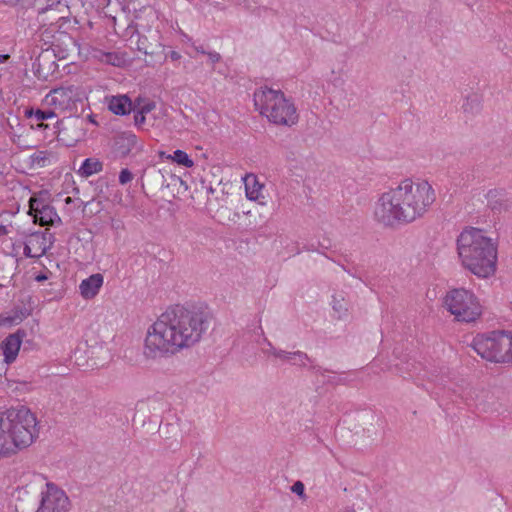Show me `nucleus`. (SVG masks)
<instances>
[{"mask_svg": "<svg viewBox=\"0 0 512 512\" xmlns=\"http://www.w3.org/2000/svg\"><path fill=\"white\" fill-rule=\"evenodd\" d=\"M52 47L53 55L58 59H65L71 52L79 50V43L77 39L71 36L70 33H58L56 40H54Z\"/></svg>", "mask_w": 512, "mask_h": 512, "instance_id": "4468645a", "label": "nucleus"}, {"mask_svg": "<svg viewBox=\"0 0 512 512\" xmlns=\"http://www.w3.org/2000/svg\"><path fill=\"white\" fill-rule=\"evenodd\" d=\"M46 492H42V498L35 512H68L70 500L65 492L53 483H47Z\"/></svg>", "mask_w": 512, "mask_h": 512, "instance_id": "1a4fd4ad", "label": "nucleus"}, {"mask_svg": "<svg viewBox=\"0 0 512 512\" xmlns=\"http://www.w3.org/2000/svg\"><path fill=\"white\" fill-rule=\"evenodd\" d=\"M33 223L40 226H59L62 224V220L58 215L54 206L49 205L44 209L31 215Z\"/></svg>", "mask_w": 512, "mask_h": 512, "instance_id": "a211bd4d", "label": "nucleus"}, {"mask_svg": "<svg viewBox=\"0 0 512 512\" xmlns=\"http://www.w3.org/2000/svg\"><path fill=\"white\" fill-rule=\"evenodd\" d=\"M24 116L28 119L35 118L39 122L38 127L45 129L48 127V125H44L42 122L51 118H55L57 115L51 108L41 109L29 106L25 108Z\"/></svg>", "mask_w": 512, "mask_h": 512, "instance_id": "412c9836", "label": "nucleus"}, {"mask_svg": "<svg viewBox=\"0 0 512 512\" xmlns=\"http://www.w3.org/2000/svg\"><path fill=\"white\" fill-rule=\"evenodd\" d=\"M31 197H36L37 199L43 200L45 202L50 201L51 194L48 190L42 189L37 193H34Z\"/></svg>", "mask_w": 512, "mask_h": 512, "instance_id": "4c0bfd02", "label": "nucleus"}, {"mask_svg": "<svg viewBox=\"0 0 512 512\" xmlns=\"http://www.w3.org/2000/svg\"><path fill=\"white\" fill-rule=\"evenodd\" d=\"M104 61L113 66H120L121 57L116 52H103Z\"/></svg>", "mask_w": 512, "mask_h": 512, "instance_id": "2f4dec72", "label": "nucleus"}, {"mask_svg": "<svg viewBox=\"0 0 512 512\" xmlns=\"http://www.w3.org/2000/svg\"><path fill=\"white\" fill-rule=\"evenodd\" d=\"M444 304L460 322H474L482 314V307L477 297L464 288H455L449 291L444 299Z\"/></svg>", "mask_w": 512, "mask_h": 512, "instance_id": "423d86ee", "label": "nucleus"}, {"mask_svg": "<svg viewBox=\"0 0 512 512\" xmlns=\"http://www.w3.org/2000/svg\"><path fill=\"white\" fill-rule=\"evenodd\" d=\"M103 169V163L101 161H99L98 159H94V158H86L79 170H78V173L82 176V177H89L93 174H96L100 171H102Z\"/></svg>", "mask_w": 512, "mask_h": 512, "instance_id": "b1692460", "label": "nucleus"}, {"mask_svg": "<svg viewBox=\"0 0 512 512\" xmlns=\"http://www.w3.org/2000/svg\"><path fill=\"white\" fill-rule=\"evenodd\" d=\"M134 112V124L135 126H137L138 128L141 127L145 121H146V114H144L143 112L139 111L138 109Z\"/></svg>", "mask_w": 512, "mask_h": 512, "instance_id": "f704fd0d", "label": "nucleus"}, {"mask_svg": "<svg viewBox=\"0 0 512 512\" xmlns=\"http://www.w3.org/2000/svg\"><path fill=\"white\" fill-rule=\"evenodd\" d=\"M28 204V214L30 216L50 205L48 202L37 199L36 197H30Z\"/></svg>", "mask_w": 512, "mask_h": 512, "instance_id": "c756f323", "label": "nucleus"}, {"mask_svg": "<svg viewBox=\"0 0 512 512\" xmlns=\"http://www.w3.org/2000/svg\"><path fill=\"white\" fill-rule=\"evenodd\" d=\"M166 54H167V57H170L171 60H173V61H177L181 58L180 53H178L177 51H174V50H171Z\"/></svg>", "mask_w": 512, "mask_h": 512, "instance_id": "49530a36", "label": "nucleus"}, {"mask_svg": "<svg viewBox=\"0 0 512 512\" xmlns=\"http://www.w3.org/2000/svg\"><path fill=\"white\" fill-rule=\"evenodd\" d=\"M8 234V229L6 226L0 224V235H6Z\"/></svg>", "mask_w": 512, "mask_h": 512, "instance_id": "6e6d98bb", "label": "nucleus"}, {"mask_svg": "<svg viewBox=\"0 0 512 512\" xmlns=\"http://www.w3.org/2000/svg\"><path fill=\"white\" fill-rule=\"evenodd\" d=\"M62 124H63V122H62V121H57V122H56V128H57V129H60V125H62Z\"/></svg>", "mask_w": 512, "mask_h": 512, "instance_id": "338daca9", "label": "nucleus"}, {"mask_svg": "<svg viewBox=\"0 0 512 512\" xmlns=\"http://www.w3.org/2000/svg\"><path fill=\"white\" fill-rule=\"evenodd\" d=\"M209 184L206 183V181L204 179H201L200 180V188L202 190H206V187L208 186Z\"/></svg>", "mask_w": 512, "mask_h": 512, "instance_id": "bf43d9fd", "label": "nucleus"}, {"mask_svg": "<svg viewBox=\"0 0 512 512\" xmlns=\"http://www.w3.org/2000/svg\"><path fill=\"white\" fill-rule=\"evenodd\" d=\"M30 314V309L22 306H15L10 312L0 314V326L20 324L24 319L30 316Z\"/></svg>", "mask_w": 512, "mask_h": 512, "instance_id": "6ab92c4d", "label": "nucleus"}, {"mask_svg": "<svg viewBox=\"0 0 512 512\" xmlns=\"http://www.w3.org/2000/svg\"><path fill=\"white\" fill-rule=\"evenodd\" d=\"M291 491L297 496H299L300 499H306L305 485L303 484L302 481L297 480L296 482H294V484L291 486Z\"/></svg>", "mask_w": 512, "mask_h": 512, "instance_id": "473e14b6", "label": "nucleus"}, {"mask_svg": "<svg viewBox=\"0 0 512 512\" xmlns=\"http://www.w3.org/2000/svg\"><path fill=\"white\" fill-rule=\"evenodd\" d=\"M464 113L472 116L480 113L482 110V97L477 93L469 94L462 106Z\"/></svg>", "mask_w": 512, "mask_h": 512, "instance_id": "5701e85b", "label": "nucleus"}, {"mask_svg": "<svg viewBox=\"0 0 512 512\" xmlns=\"http://www.w3.org/2000/svg\"><path fill=\"white\" fill-rule=\"evenodd\" d=\"M39 16L40 15H43L45 16L42 21L44 23H51V22H55L56 19L59 17L58 14L56 13V9L53 8V6H47V7H44L42 9L39 10L38 12Z\"/></svg>", "mask_w": 512, "mask_h": 512, "instance_id": "7c9ffc66", "label": "nucleus"}, {"mask_svg": "<svg viewBox=\"0 0 512 512\" xmlns=\"http://www.w3.org/2000/svg\"><path fill=\"white\" fill-rule=\"evenodd\" d=\"M342 269L347 272L349 275H351L352 277H356V278H359L356 273H354V271H351L350 269H347L344 265H341Z\"/></svg>", "mask_w": 512, "mask_h": 512, "instance_id": "5fc2aeb1", "label": "nucleus"}, {"mask_svg": "<svg viewBox=\"0 0 512 512\" xmlns=\"http://www.w3.org/2000/svg\"><path fill=\"white\" fill-rule=\"evenodd\" d=\"M10 58L9 54H0V64L6 63Z\"/></svg>", "mask_w": 512, "mask_h": 512, "instance_id": "3c124183", "label": "nucleus"}, {"mask_svg": "<svg viewBox=\"0 0 512 512\" xmlns=\"http://www.w3.org/2000/svg\"><path fill=\"white\" fill-rule=\"evenodd\" d=\"M137 143V136L131 131L118 133L113 138L112 152L117 158H125Z\"/></svg>", "mask_w": 512, "mask_h": 512, "instance_id": "f8f14e48", "label": "nucleus"}, {"mask_svg": "<svg viewBox=\"0 0 512 512\" xmlns=\"http://www.w3.org/2000/svg\"><path fill=\"white\" fill-rule=\"evenodd\" d=\"M104 282V277L100 273L90 275L88 278L82 280L79 289L80 294L84 299H92L98 293Z\"/></svg>", "mask_w": 512, "mask_h": 512, "instance_id": "f3484780", "label": "nucleus"}, {"mask_svg": "<svg viewBox=\"0 0 512 512\" xmlns=\"http://www.w3.org/2000/svg\"><path fill=\"white\" fill-rule=\"evenodd\" d=\"M50 157H54V153L48 150H39L30 156L31 165H37L44 168L50 165Z\"/></svg>", "mask_w": 512, "mask_h": 512, "instance_id": "393cba45", "label": "nucleus"}, {"mask_svg": "<svg viewBox=\"0 0 512 512\" xmlns=\"http://www.w3.org/2000/svg\"><path fill=\"white\" fill-rule=\"evenodd\" d=\"M342 512H356L354 509L352 508H345Z\"/></svg>", "mask_w": 512, "mask_h": 512, "instance_id": "69168bd1", "label": "nucleus"}, {"mask_svg": "<svg viewBox=\"0 0 512 512\" xmlns=\"http://www.w3.org/2000/svg\"><path fill=\"white\" fill-rule=\"evenodd\" d=\"M137 50L150 57V60H146L149 66L162 64L167 59L165 47L158 41L156 35L154 42L145 35H138Z\"/></svg>", "mask_w": 512, "mask_h": 512, "instance_id": "9d476101", "label": "nucleus"}, {"mask_svg": "<svg viewBox=\"0 0 512 512\" xmlns=\"http://www.w3.org/2000/svg\"><path fill=\"white\" fill-rule=\"evenodd\" d=\"M508 345L507 331L493 330L478 333L469 345L481 358L495 363H509L504 351Z\"/></svg>", "mask_w": 512, "mask_h": 512, "instance_id": "0eeeda50", "label": "nucleus"}, {"mask_svg": "<svg viewBox=\"0 0 512 512\" xmlns=\"http://www.w3.org/2000/svg\"><path fill=\"white\" fill-rule=\"evenodd\" d=\"M254 100L255 105L258 104V101L263 103L260 112L270 122L288 127L298 122L299 116L293 101L286 98L281 90L266 88L260 93L255 92Z\"/></svg>", "mask_w": 512, "mask_h": 512, "instance_id": "39448f33", "label": "nucleus"}, {"mask_svg": "<svg viewBox=\"0 0 512 512\" xmlns=\"http://www.w3.org/2000/svg\"><path fill=\"white\" fill-rule=\"evenodd\" d=\"M48 279V275L45 272H39L35 275L34 280L37 282H44Z\"/></svg>", "mask_w": 512, "mask_h": 512, "instance_id": "a18cd8bd", "label": "nucleus"}, {"mask_svg": "<svg viewBox=\"0 0 512 512\" xmlns=\"http://www.w3.org/2000/svg\"><path fill=\"white\" fill-rule=\"evenodd\" d=\"M167 160H171L185 168H191L194 166L192 158L185 151L180 149L175 150L172 155H168Z\"/></svg>", "mask_w": 512, "mask_h": 512, "instance_id": "a878e982", "label": "nucleus"}, {"mask_svg": "<svg viewBox=\"0 0 512 512\" xmlns=\"http://www.w3.org/2000/svg\"><path fill=\"white\" fill-rule=\"evenodd\" d=\"M350 304L342 294H335L332 296V309L335 313V318L343 320L348 316Z\"/></svg>", "mask_w": 512, "mask_h": 512, "instance_id": "4be33fe9", "label": "nucleus"}, {"mask_svg": "<svg viewBox=\"0 0 512 512\" xmlns=\"http://www.w3.org/2000/svg\"><path fill=\"white\" fill-rule=\"evenodd\" d=\"M246 195L247 198L250 200H256L258 198V191L257 190H250L248 185L246 184Z\"/></svg>", "mask_w": 512, "mask_h": 512, "instance_id": "37998d69", "label": "nucleus"}, {"mask_svg": "<svg viewBox=\"0 0 512 512\" xmlns=\"http://www.w3.org/2000/svg\"><path fill=\"white\" fill-rule=\"evenodd\" d=\"M133 179V173L128 168L121 169L119 173V183L121 185H126Z\"/></svg>", "mask_w": 512, "mask_h": 512, "instance_id": "72a5a7b5", "label": "nucleus"}, {"mask_svg": "<svg viewBox=\"0 0 512 512\" xmlns=\"http://www.w3.org/2000/svg\"><path fill=\"white\" fill-rule=\"evenodd\" d=\"M213 319V312L205 303H187L168 309L148 328L145 357L163 358L193 346L210 328Z\"/></svg>", "mask_w": 512, "mask_h": 512, "instance_id": "f257e3e1", "label": "nucleus"}, {"mask_svg": "<svg viewBox=\"0 0 512 512\" xmlns=\"http://www.w3.org/2000/svg\"><path fill=\"white\" fill-rule=\"evenodd\" d=\"M269 347H270V348H269V350H268V351H269V353H270V354H272V355H274V351H275V350H278L277 348L273 347L271 343H269Z\"/></svg>", "mask_w": 512, "mask_h": 512, "instance_id": "052dcab7", "label": "nucleus"}, {"mask_svg": "<svg viewBox=\"0 0 512 512\" xmlns=\"http://www.w3.org/2000/svg\"><path fill=\"white\" fill-rule=\"evenodd\" d=\"M508 345L504 351L505 358H509V362H512V332L507 331Z\"/></svg>", "mask_w": 512, "mask_h": 512, "instance_id": "c9c22d12", "label": "nucleus"}, {"mask_svg": "<svg viewBox=\"0 0 512 512\" xmlns=\"http://www.w3.org/2000/svg\"><path fill=\"white\" fill-rule=\"evenodd\" d=\"M119 226H120V222L119 221H114V220L112 221V227L113 228L117 229Z\"/></svg>", "mask_w": 512, "mask_h": 512, "instance_id": "680f3d73", "label": "nucleus"}, {"mask_svg": "<svg viewBox=\"0 0 512 512\" xmlns=\"http://www.w3.org/2000/svg\"><path fill=\"white\" fill-rule=\"evenodd\" d=\"M206 194L209 195V194H213L215 192V189L209 184L207 187H206Z\"/></svg>", "mask_w": 512, "mask_h": 512, "instance_id": "4d7b16f0", "label": "nucleus"}, {"mask_svg": "<svg viewBox=\"0 0 512 512\" xmlns=\"http://www.w3.org/2000/svg\"><path fill=\"white\" fill-rule=\"evenodd\" d=\"M28 239L30 244L38 246V249L40 250L39 254L43 256L50 249L55 237L47 231H35L29 233Z\"/></svg>", "mask_w": 512, "mask_h": 512, "instance_id": "aec40b11", "label": "nucleus"}, {"mask_svg": "<svg viewBox=\"0 0 512 512\" xmlns=\"http://www.w3.org/2000/svg\"><path fill=\"white\" fill-rule=\"evenodd\" d=\"M87 120H88L90 123L94 124V125H98V122L96 121V119H95V115H94V114H90V115H88V116H87Z\"/></svg>", "mask_w": 512, "mask_h": 512, "instance_id": "864d4df0", "label": "nucleus"}, {"mask_svg": "<svg viewBox=\"0 0 512 512\" xmlns=\"http://www.w3.org/2000/svg\"><path fill=\"white\" fill-rule=\"evenodd\" d=\"M394 191L399 198L398 202L401 206L399 214L402 216L403 223H410L421 217L427 207L435 201L434 190L426 181L414 185L410 179H406L394 188Z\"/></svg>", "mask_w": 512, "mask_h": 512, "instance_id": "20e7f679", "label": "nucleus"}, {"mask_svg": "<svg viewBox=\"0 0 512 512\" xmlns=\"http://www.w3.org/2000/svg\"><path fill=\"white\" fill-rule=\"evenodd\" d=\"M274 356L282 360H287L291 362V364H298V362H296V358L308 359V355L302 351L287 352L281 349L275 350Z\"/></svg>", "mask_w": 512, "mask_h": 512, "instance_id": "cd10ccee", "label": "nucleus"}, {"mask_svg": "<svg viewBox=\"0 0 512 512\" xmlns=\"http://www.w3.org/2000/svg\"><path fill=\"white\" fill-rule=\"evenodd\" d=\"M34 413L26 406L0 412V457H10L29 447L38 437Z\"/></svg>", "mask_w": 512, "mask_h": 512, "instance_id": "7ed1b4c3", "label": "nucleus"}, {"mask_svg": "<svg viewBox=\"0 0 512 512\" xmlns=\"http://www.w3.org/2000/svg\"><path fill=\"white\" fill-rule=\"evenodd\" d=\"M26 336L24 329H18L15 333L9 334L0 344L3 352L4 362L11 364L18 356L23 338Z\"/></svg>", "mask_w": 512, "mask_h": 512, "instance_id": "9b49d317", "label": "nucleus"}, {"mask_svg": "<svg viewBox=\"0 0 512 512\" xmlns=\"http://www.w3.org/2000/svg\"><path fill=\"white\" fill-rule=\"evenodd\" d=\"M206 55L208 56L211 64L218 63L221 60V55L218 52L210 51L207 52Z\"/></svg>", "mask_w": 512, "mask_h": 512, "instance_id": "a19ab883", "label": "nucleus"}, {"mask_svg": "<svg viewBox=\"0 0 512 512\" xmlns=\"http://www.w3.org/2000/svg\"><path fill=\"white\" fill-rule=\"evenodd\" d=\"M398 199L394 189L381 195L374 211L375 218L379 223L387 227L403 224L402 216L399 214L401 212V206Z\"/></svg>", "mask_w": 512, "mask_h": 512, "instance_id": "6e6552de", "label": "nucleus"}, {"mask_svg": "<svg viewBox=\"0 0 512 512\" xmlns=\"http://www.w3.org/2000/svg\"><path fill=\"white\" fill-rule=\"evenodd\" d=\"M72 202H73V200H72V198H71V197H67V198L65 199V203H66V204H70V203H72Z\"/></svg>", "mask_w": 512, "mask_h": 512, "instance_id": "0e129e2a", "label": "nucleus"}, {"mask_svg": "<svg viewBox=\"0 0 512 512\" xmlns=\"http://www.w3.org/2000/svg\"><path fill=\"white\" fill-rule=\"evenodd\" d=\"M304 249L307 250V251H316L317 247H316V245L314 243H311V244L305 245Z\"/></svg>", "mask_w": 512, "mask_h": 512, "instance_id": "09e8293b", "label": "nucleus"}, {"mask_svg": "<svg viewBox=\"0 0 512 512\" xmlns=\"http://www.w3.org/2000/svg\"><path fill=\"white\" fill-rule=\"evenodd\" d=\"M156 107V104L154 101L147 100L142 106L138 108L139 111L143 112L144 114H147L154 110Z\"/></svg>", "mask_w": 512, "mask_h": 512, "instance_id": "e433bc0d", "label": "nucleus"}, {"mask_svg": "<svg viewBox=\"0 0 512 512\" xmlns=\"http://www.w3.org/2000/svg\"><path fill=\"white\" fill-rule=\"evenodd\" d=\"M194 48H195V50H196L198 53L203 54V55H206V53L208 52V51H206V50L204 49V47H203L202 45H200V46H194Z\"/></svg>", "mask_w": 512, "mask_h": 512, "instance_id": "8fccbe9b", "label": "nucleus"}, {"mask_svg": "<svg viewBox=\"0 0 512 512\" xmlns=\"http://www.w3.org/2000/svg\"><path fill=\"white\" fill-rule=\"evenodd\" d=\"M296 362H298V364H296V365L300 366V367H305L307 362L313 363V361L310 359L309 356H308V359L296 358Z\"/></svg>", "mask_w": 512, "mask_h": 512, "instance_id": "de8ad7c7", "label": "nucleus"}, {"mask_svg": "<svg viewBox=\"0 0 512 512\" xmlns=\"http://www.w3.org/2000/svg\"><path fill=\"white\" fill-rule=\"evenodd\" d=\"M309 368L311 370H313L315 373H319L321 375H324L325 372L336 373V371L329 370V369H326V368H322L321 366L314 365L313 363H311Z\"/></svg>", "mask_w": 512, "mask_h": 512, "instance_id": "79ce46f5", "label": "nucleus"}, {"mask_svg": "<svg viewBox=\"0 0 512 512\" xmlns=\"http://www.w3.org/2000/svg\"><path fill=\"white\" fill-rule=\"evenodd\" d=\"M174 185L176 186L177 184H179L180 186H182L184 188V190L186 191L188 189V186L186 184L185 181H183L180 177L178 176H175V175H172L171 176V182L168 184L169 185Z\"/></svg>", "mask_w": 512, "mask_h": 512, "instance_id": "58836bf2", "label": "nucleus"}, {"mask_svg": "<svg viewBox=\"0 0 512 512\" xmlns=\"http://www.w3.org/2000/svg\"><path fill=\"white\" fill-rule=\"evenodd\" d=\"M58 68L57 63L51 59L48 49L39 54L32 64V69L38 79L47 80L49 75Z\"/></svg>", "mask_w": 512, "mask_h": 512, "instance_id": "dca6fc26", "label": "nucleus"}, {"mask_svg": "<svg viewBox=\"0 0 512 512\" xmlns=\"http://www.w3.org/2000/svg\"><path fill=\"white\" fill-rule=\"evenodd\" d=\"M23 254L25 255V257L27 258H39L41 257V254H32V249L30 247V243H25L24 245V249H23Z\"/></svg>", "mask_w": 512, "mask_h": 512, "instance_id": "ea45409f", "label": "nucleus"}, {"mask_svg": "<svg viewBox=\"0 0 512 512\" xmlns=\"http://www.w3.org/2000/svg\"><path fill=\"white\" fill-rule=\"evenodd\" d=\"M158 155H159V158L163 160V159H167L169 154H167L164 151H159Z\"/></svg>", "mask_w": 512, "mask_h": 512, "instance_id": "13d9d810", "label": "nucleus"}, {"mask_svg": "<svg viewBox=\"0 0 512 512\" xmlns=\"http://www.w3.org/2000/svg\"><path fill=\"white\" fill-rule=\"evenodd\" d=\"M462 266L478 278L493 276L497 268V243L484 230L465 228L456 240Z\"/></svg>", "mask_w": 512, "mask_h": 512, "instance_id": "f03ea898", "label": "nucleus"}, {"mask_svg": "<svg viewBox=\"0 0 512 512\" xmlns=\"http://www.w3.org/2000/svg\"><path fill=\"white\" fill-rule=\"evenodd\" d=\"M52 27H55V30H58L57 33L66 32L69 33V30L74 29V25L77 24V22L70 17H58L55 22L50 23Z\"/></svg>", "mask_w": 512, "mask_h": 512, "instance_id": "c85d7f7f", "label": "nucleus"}, {"mask_svg": "<svg viewBox=\"0 0 512 512\" xmlns=\"http://www.w3.org/2000/svg\"><path fill=\"white\" fill-rule=\"evenodd\" d=\"M40 31L41 40L44 41L45 44H50V47L52 48L55 43L54 40H56L58 30H55V27H52L50 23H43L40 27Z\"/></svg>", "mask_w": 512, "mask_h": 512, "instance_id": "bb28decb", "label": "nucleus"}, {"mask_svg": "<svg viewBox=\"0 0 512 512\" xmlns=\"http://www.w3.org/2000/svg\"><path fill=\"white\" fill-rule=\"evenodd\" d=\"M144 101V99L141 96H138L133 103L136 105V110L142 106L141 103Z\"/></svg>", "mask_w": 512, "mask_h": 512, "instance_id": "603ef678", "label": "nucleus"}, {"mask_svg": "<svg viewBox=\"0 0 512 512\" xmlns=\"http://www.w3.org/2000/svg\"><path fill=\"white\" fill-rule=\"evenodd\" d=\"M105 102L108 110L119 116L129 115L136 108L135 103L127 94L106 96Z\"/></svg>", "mask_w": 512, "mask_h": 512, "instance_id": "2eb2a0df", "label": "nucleus"}, {"mask_svg": "<svg viewBox=\"0 0 512 512\" xmlns=\"http://www.w3.org/2000/svg\"><path fill=\"white\" fill-rule=\"evenodd\" d=\"M326 383H327V384H330V385L343 384V383H344V379H342V378H337V377H329V378L326 380Z\"/></svg>", "mask_w": 512, "mask_h": 512, "instance_id": "c03bdc74", "label": "nucleus"}, {"mask_svg": "<svg viewBox=\"0 0 512 512\" xmlns=\"http://www.w3.org/2000/svg\"><path fill=\"white\" fill-rule=\"evenodd\" d=\"M24 345H25L24 350H26V346L27 345L32 346V342L30 340H27V341H25Z\"/></svg>", "mask_w": 512, "mask_h": 512, "instance_id": "e2e57ef3", "label": "nucleus"}, {"mask_svg": "<svg viewBox=\"0 0 512 512\" xmlns=\"http://www.w3.org/2000/svg\"><path fill=\"white\" fill-rule=\"evenodd\" d=\"M318 246L324 248V249H327L328 248V245H325V244H322V243H318Z\"/></svg>", "mask_w": 512, "mask_h": 512, "instance_id": "774afa93", "label": "nucleus"}, {"mask_svg": "<svg viewBox=\"0 0 512 512\" xmlns=\"http://www.w3.org/2000/svg\"><path fill=\"white\" fill-rule=\"evenodd\" d=\"M487 205L494 213L509 211L512 207V198L505 189H491L487 195Z\"/></svg>", "mask_w": 512, "mask_h": 512, "instance_id": "ddd939ff", "label": "nucleus"}]
</instances>
